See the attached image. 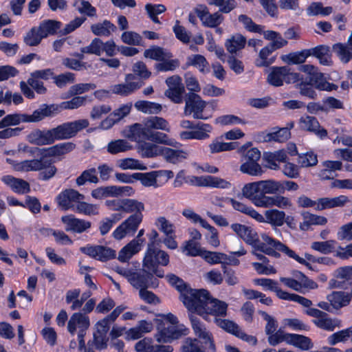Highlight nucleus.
Returning <instances> with one entry per match:
<instances>
[{
  "label": "nucleus",
  "instance_id": "nucleus-20",
  "mask_svg": "<svg viewBox=\"0 0 352 352\" xmlns=\"http://www.w3.org/2000/svg\"><path fill=\"white\" fill-rule=\"evenodd\" d=\"M231 228L246 243L257 250L262 242L260 241L256 232L253 228L241 223H233L231 225Z\"/></svg>",
  "mask_w": 352,
  "mask_h": 352
},
{
  "label": "nucleus",
  "instance_id": "nucleus-21",
  "mask_svg": "<svg viewBox=\"0 0 352 352\" xmlns=\"http://www.w3.org/2000/svg\"><path fill=\"white\" fill-rule=\"evenodd\" d=\"M131 138L133 140L144 138L153 143L165 144L175 148H178L181 146V144L177 142L175 139L170 138L167 134L160 131H151L148 133L143 131L142 134L132 135H131Z\"/></svg>",
  "mask_w": 352,
  "mask_h": 352
},
{
  "label": "nucleus",
  "instance_id": "nucleus-49",
  "mask_svg": "<svg viewBox=\"0 0 352 352\" xmlns=\"http://www.w3.org/2000/svg\"><path fill=\"white\" fill-rule=\"evenodd\" d=\"M61 26V22L56 20L48 19L42 21L38 28L44 38H46L49 35L55 34Z\"/></svg>",
  "mask_w": 352,
  "mask_h": 352
},
{
  "label": "nucleus",
  "instance_id": "nucleus-14",
  "mask_svg": "<svg viewBox=\"0 0 352 352\" xmlns=\"http://www.w3.org/2000/svg\"><path fill=\"white\" fill-rule=\"evenodd\" d=\"M169 263L168 254L161 250L148 244L147 250L143 259V267L153 269L159 265L166 266Z\"/></svg>",
  "mask_w": 352,
  "mask_h": 352
},
{
  "label": "nucleus",
  "instance_id": "nucleus-55",
  "mask_svg": "<svg viewBox=\"0 0 352 352\" xmlns=\"http://www.w3.org/2000/svg\"><path fill=\"white\" fill-rule=\"evenodd\" d=\"M333 51L343 63H347L352 59V49L349 48L341 43L333 45Z\"/></svg>",
  "mask_w": 352,
  "mask_h": 352
},
{
  "label": "nucleus",
  "instance_id": "nucleus-53",
  "mask_svg": "<svg viewBox=\"0 0 352 352\" xmlns=\"http://www.w3.org/2000/svg\"><path fill=\"white\" fill-rule=\"evenodd\" d=\"M78 186H82L86 182L98 184L99 179L97 176V170L95 168L85 170L76 179Z\"/></svg>",
  "mask_w": 352,
  "mask_h": 352
},
{
  "label": "nucleus",
  "instance_id": "nucleus-29",
  "mask_svg": "<svg viewBox=\"0 0 352 352\" xmlns=\"http://www.w3.org/2000/svg\"><path fill=\"white\" fill-rule=\"evenodd\" d=\"M134 140L137 142L136 149L142 157L153 158L160 155L162 146L146 142L144 138Z\"/></svg>",
  "mask_w": 352,
  "mask_h": 352
},
{
  "label": "nucleus",
  "instance_id": "nucleus-13",
  "mask_svg": "<svg viewBox=\"0 0 352 352\" xmlns=\"http://www.w3.org/2000/svg\"><path fill=\"white\" fill-rule=\"evenodd\" d=\"M45 118L43 104L36 110H34L32 115L26 113H11L8 114L3 118L5 122L6 126L19 125L22 122H38L41 121Z\"/></svg>",
  "mask_w": 352,
  "mask_h": 352
},
{
  "label": "nucleus",
  "instance_id": "nucleus-60",
  "mask_svg": "<svg viewBox=\"0 0 352 352\" xmlns=\"http://www.w3.org/2000/svg\"><path fill=\"white\" fill-rule=\"evenodd\" d=\"M214 322L219 327L234 336H236L241 329L236 323L230 320L215 318Z\"/></svg>",
  "mask_w": 352,
  "mask_h": 352
},
{
  "label": "nucleus",
  "instance_id": "nucleus-22",
  "mask_svg": "<svg viewBox=\"0 0 352 352\" xmlns=\"http://www.w3.org/2000/svg\"><path fill=\"white\" fill-rule=\"evenodd\" d=\"M52 131V129H34L27 135L26 140L30 144L39 146L52 144L55 142Z\"/></svg>",
  "mask_w": 352,
  "mask_h": 352
},
{
  "label": "nucleus",
  "instance_id": "nucleus-59",
  "mask_svg": "<svg viewBox=\"0 0 352 352\" xmlns=\"http://www.w3.org/2000/svg\"><path fill=\"white\" fill-rule=\"evenodd\" d=\"M145 10L148 17L153 23L160 24L161 23L157 15L164 13L166 10V8L162 4L147 3L145 6Z\"/></svg>",
  "mask_w": 352,
  "mask_h": 352
},
{
  "label": "nucleus",
  "instance_id": "nucleus-19",
  "mask_svg": "<svg viewBox=\"0 0 352 352\" xmlns=\"http://www.w3.org/2000/svg\"><path fill=\"white\" fill-rule=\"evenodd\" d=\"M80 250L82 253L100 261H107L116 256L115 250L103 245H87L81 247Z\"/></svg>",
  "mask_w": 352,
  "mask_h": 352
},
{
  "label": "nucleus",
  "instance_id": "nucleus-31",
  "mask_svg": "<svg viewBox=\"0 0 352 352\" xmlns=\"http://www.w3.org/2000/svg\"><path fill=\"white\" fill-rule=\"evenodd\" d=\"M300 127L302 129L314 132L320 138L327 136V131L323 128H320V124L316 118L313 116L301 117L299 121Z\"/></svg>",
  "mask_w": 352,
  "mask_h": 352
},
{
  "label": "nucleus",
  "instance_id": "nucleus-23",
  "mask_svg": "<svg viewBox=\"0 0 352 352\" xmlns=\"http://www.w3.org/2000/svg\"><path fill=\"white\" fill-rule=\"evenodd\" d=\"M290 131L288 126L278 129L273 128L272 131H261L256 135V140L259 142H283L290 137Z\"/></svg>",
  "mask_w": 352,
  "mask_h": 352
},
{
  "label": "nucleus",
  "instance_id": "nucleus-40",
  "mask_svg": "<svg viewBox=\"0 0 352 352\" xmlns=\"http://www.w3.org/2000/svg\"><path fill=\"white\" fill-rule=\"evenodd\" d=\"M246 38L241 34L232 35L225 42V47L227 51L232 55H236L238 52L245 47Z\"/></svg>",
  "mask_w": 352,
  "mask_h": 352
},
{
  "label": "nucleus",
  "instance_id": "nucleus-33",
  "mask_svg": "<svg viewBox=\"0 0 352 352\" xmlns=\"http://www.w3.org/2000/svg\"><path fill=\"white\" fill-rule=\"evenodd\" d=\"M306 78L309 82V84H311L318 90L330 91L336 90L338 88L336 85L327 81L324 74L318 72V70L313 74L312 76H307Z\"/></svg>",
  "mask_w": 352,
  "mask_h": 352
},
{
  "label": "nucleus",
  "instance_id": "nucleus-10",
  "mask_svg": "<svg viewBox=\"0 0 352 352\" xmlns=\"http://www.w3.org/2000/svg\"><path fill=\"white\" fill-rule=\"evenodd\" d=\"M89 124L87 119H81L73 122H65L52 128L54 140H68L74 138L81 130Z\"/></svg>",
  "mask_w": 352,
  "mask_h": 352
},
{
  "label": "nucleus",
  "instance_id": "nucleus-18",
  "mask_svg": "<svg viewBox=\"0 0 352 352\" xmlns=\"http://www.w3.org/2000/svg\"><path fill=\"white\" fill-rule=\"evenodd\" d=\"M143 85L142 80L138 79L133 74H128L125 76V83L115 85L112 91L113 94L126 96L139 89Z\"/></svg>",
  "mask_w": 352,
  "mask_h": 352
},
{
  "label": "nucleus",
  "instance_id": "nucleus-32",
  "mask_svg": "<svg viewBox=\"0 0 352 352\" xmlns=\"http://www.w3.org/2000/svg\"><path fill=\"white\" fill-rule=\"evenodd\" d=\"M1 181L15 193L23 195L30 192V184L23 179L16 178L12 175H4L1 177Z\"/></svg>",
  "mask_w": 352,
  "mask_h": 352
},
{
  "label": "nucleus",
  "instance_id": "nucleus-16",
  "mask_svg": "<svg viewBox=\"0 0 352 352\" xmlns=\"http://www.w3.org/2000/svg\"><path fill=\"white\" fill-rule=\"evenodd\" d=\"M305 313L311 317L316 318L313 320L314 324L320 329L332 331L336 327H339L340 322L336 319H331L328 314L316 308L306 309Z\"/></svg>",
  "mask_w": 352,
  "mask_h": 352
},
{
  "label": "nucleus",
  "instance_id": "nucleus-3",
  "mask_svg": "<svg viewBox=\"0 0 352 352\" xmlns=\"http://www.w3.org/2000/svg\"><path fill=\"white\" fill-rule=\"evenodd\" d=\"M84 199V195L72 188L62 191L56 197L58 206L64 210L73 209L85 215H98L100 210L99 205L83 201Z\"/></svg>",
  "mask_w": 352,
  "mask_h": 352
},
{
  "label": "nucleus",
  "instance_id": "nucleus-58",
  "mask_svg": "<svg viewBox=\"0 0 352 352\" xmlns=\"http://www.w3.org/2000/svg\"><path fill=\"white\" fill-rule=\"evenodd\" d=\"M180 65L178 59L165 58L155 65V69L157 72H173Z\"/></svg>",
  "mask_w": 352,
  "mask_h": 352
},
{
  "label": "nucleus",
  "instance_id": "nucleus-5",
  "mask_svg": "<svg viewBox=\"0 0 352 352\" xmlns=\"http://www.w3.org/2000/svg\"><path fill=\"white\" fill-rule=\"evenodd\" d=\"M252 145L251 142H248L238 148L237 152L241 155L242 162L239 170L250 176H260L263 173L258 164L261 157V151L257 148H252Z\"/></svg>",
  "mask_w": 352,
  "mask_h": 352
},
{
  "label": "nucleus",
  "instance_id": "nucleus-41",
  "mask_svg": "<svg viewBox=\"0 0 352 352\" xmlns=\"http://www.w3.org/2000/svg\"><path fill=\"white\" fill-rule=\"evenodd\" d=\"M264 221L274 227H281L285 222V212L278 209H269L265 212Z\"/></svg>",
  "mask_w": 352,
  "mask_h": 352
},
{
  "label": "nucleus",
  "instance_id": "nucleus-45",
  "mask_svg": "<svg viewBox=\"0 0 352 352\" xmlns=\"http://www.w3.org/2000/svg\"><path fill=\"white\" fill-rule=\"evenodd\" d=\"M276 50L272 45L270 43L265 46L261 50L258 54V58H257L255 61V64L257 67H268L272 65L274 60L275 58H268Z\"/></svg>",
  "mask_w": 352,
  "mask_h": 352
},
{
  "label": "nucleus",
  "instance_id": "nucleus-35",
  "mask_svg": "<svg viewBox=\"0 0 352 352\" xmlns=\"http://www.w3.org/2000/svg\"><path fill=\"white\" fill-rule=\"evenodd\" d=\"M348 201V197L344 195H340L338 197L333 198H320L316 201V210H322L327 208L341 207L343 206Z\"/></svg>",
  "mask_w": 352,
  "mask_h": 352
},
{
  "label": "nucleus",
  "instance_id": "nucleus-44",
  "mask_svg": "<svg viewBox=\"0 0 352 352\" xmlns=\"http://www.w3.org/2000/svg\"><path fill=\"white\" fill-rule=\"evenodd\" d=\"M327 299L333 309H340L349 303L351 297L344 292H333L327 296Z\"/></svg>",
  "mask_w": 352,
  "mask_h": 352
},
{
  "label": "nucleus",
  "instance_id": "nucleus-50",
  "mask_svg": "<svg viewBox=\"0 0 352 352\" xmlns=\"http://www.w3.org/2000/svg\"><path fill=\"white\" fill-rule=\"evenodd\" d=\"M166 278L167 279L169 284L172 286L175 287V289L180 293V300L188 292L189 289L192 288L185 283L182 278L179 276L173 274H169L166 276Z\"/></svg>",
  "mask_w": 352,
  "mask_h": 352
},
{
  "label": "nucleus",
  "instance_id": "nucleus-12",
  "mask_svg": "<svg viewBox=\"0 0 352 352\" xmlns=\"http://www.w3.org/2000/svg\"><path fill=\"white\" fill-rule=\"evenodd\" d=\"M88 96H74V97L67 101H64L60 104H43L45 118L52 117L60 113L65 109H76L86 104Z\"/></svg>",
  "mask_w": 352,
  "mask_h": 352
},
{
  "label": "nucleus",
  "instance_id": "nucleus-62",
  "mask_svg": "<svg viewBox=\"0 0 352 352\" xmlns=\"http://www.w3.org/2000/svg\"><path fill=\"white\" fill-rule=\"evenodd\" d=\"M336 241L328 240L325 241H315L311 243V248L322 254H327L333 252Z\"/></svg>",
  "mask_w": 352,
  "mask_h": 352
},
{
  "label": "nucleus",
  "instance_id": "nucleus-17",
  "mask_svg": "<svg viewBox=\"0 0 352 352\" xmlns=\"http://www.w3.org/2000/svg\"><path fill=\"white\" fill-rule=\"evenodd\" d=\"M190 320L195 336L202 340L203 343L206 346L208 345V349L212 352H215L216 347L213 340L212 334L207 329L205 324L201 322L199 318L193 315L190 316Z\"/></svg>",
  "mask_w": 352,
  "mask_h": 352
},
{
  "label": "nucleus",
  "instance_id": "nucleus-54",
  "mask_svg": "<svg viewBox=\"0 0 352 352\" xmlns=\"http://www.w3.org/2000/svg\"><path fill=\"white\" fill-rule=\"evenodd\" d=\"M44 36L41 33L38 27H33L24 36V43L30 47L37 46L40 44Z\"/></svg>",
  "mask_w": 352,
  "mask_h": 352
},
{
  "label": "nucleus",
  "instance_id": "nucleus-2",
  "mask_svg": "<svg viewBox=\"0 0 352 352\" xmlns=\"http://www.w3.org/2000/svg\"><path fill=\"white\" fill-rule=\"evenodd\" d=\"M123 212L133 213L120 224L112 232V236L116 240H122L126 236H133L137 232L142 221V212L144 204L135 199H124Z\"/></svg>",
  "mask_w": 352,
  "mask_h": 352
},
{
  "label": "nucleus",
  "instance_id": "nucleus-43",
  "mask_svg": "<svg viewBox=\"0 0 352 352\" xmlns=\"http://www.w3.org/2000/svg\"><path fill=\"white\" fill-rule=\"evenodd\" d=\"M76 147L75 144L72 142L58 143L52 146L45 148L47 157H58L65 155L72 151Z\"/></svg>",
  "mask_w": 352,
  "mask_h": 352
},
{
  "label": "nucleus",
  "instance_id": "nucleus-26",
  "mask_svg": "<svg viewBox=\"0 0 352 352\" xmlns=\"http://www.w3.org/2000/svg\"><path fill=\"white\" fill-rule=\"evenodd\" d=\"M62 222L66 226V231L74 233H82L89 230L91 223L82 219H78L73 214L63 216Z\"/></svg>",
  "mask_w": 352,
  "mask_h": 352
},
{
  "label": "nucleus",
  "instance_id": "nucleus-47",
  "mask_svg": "<svg viewBox=\"0 0 352 352\" xmlns=\"http://www.w3.org/2000/svg\"><path fill=\"white\" fill-rule=\"evenodd\" d=\"M208 345L206 346L197 338H187L184 341L182 352H207Z\"/></svg>",
  "mask_w": 352,
  "mask_h": 352
},
{
  "label": "nucleus",
  "instance_id": "nucleus-7",
  "mask_svg": "<svg viewBox=\"0 0 352 352\" xmlns=\"http://www.w3.org/2000/svg\"><path fill=\"white\" fill-rule=\"evenodd\" d=\"M210 296V294L206 289H191L181 300L189 311L204 316L205 305H207Z\"/></svg>",
  "mask_w": 352,
  "mask_h": 352
},
{
  "label": "nucleus",
  "instance_id": "nucleus-4",
  "mask_svg": "<svg viewBox=\"0 0 352 352\" xmlns=\"http://www.w3.org/2000/svg\"><path fill=\"white\" fill-rule=\"evenodd\" d=\"M281 182L274 179L261 180L246 184L242 188L243 195L250 200L256 206H258L263 197H269L267 194L283 193Z\"/></svg>",
  "mask_w": 352,
  "mask_h": 352
},
{
  "label": "nucleus",
  "instance_id": "nucleus-8",
  "mask_svg": "<svg viewBox=\"0 0 352 352\" xmlns=\"http://www.w3.org/2000/svg\"><path fill=\"white\" fill-rule=\"evenodd\" d=\"M301 75L294 72L288 66L272 67L267 75V82L274 87H280L284 82L294 83L301 80Z\"/></svg>",
  "mask_w": 352,
  "mask_h": 352
},
{
  "label": "nucleus",
  "instance_id": "nucleus-57",
  "mask_svg": "<svg viewBox=\"0 0 352 352\" xmlns=\"http://www.w3.org/2000/svg\"><path fill=\"white\" fill-rule=\"evenodd\" d=\"M309 56L307 50L300 52H292L282 56V60L287 64H300L305 61L306 58Z\"/></svg>",
  "mask_w": 352,
  "mask_h": 352
},
{
  "label": "nucleus",
  "instance_id": "nucleus-38",
  "mask_svg": "<svg viewBox=\"0 0 352 352\" xmlns=\"http://www.w3.org/2000/svg\"><path fill=\"white\" fill-rule=\"evenodd\" d=\"M226 199L231 204L234 210L251 217L258 222L264 221L263 216L255 210L252 207L247 206L233 198L228 197Z\"/></svg>",
  "mask_w": 352,
  "mask_h": 352
},
{
  "label": "nucleus",
  "instance_id": "nucleus-25",
  "mask_svg": "<svg viewBox=\"0 0 352 352\" xmlns=\"http://www.w3.org/2000/svg\"><path fill=\"white\" fill-rule=\"evenodd\" d=\"M212 126L206 123L199 122L197 123V129H192L190 131H182L179 133V138L182 140H206L210 137L209 133L212 131Z\"/></svg>",
  "mask_w": 352,
  "mask_h": 352
},
{
  "label": "nucleus",
  "instance_id": "nucleus-9",
  "mask_svg": "<svg viewBox=\"0 0 352 352\" xmlns=\"http://www.w3.org/2000/svg\"><path fill=\"white\" fill-rule=\"evenodd\" d=\"M120 274H124L128 279L131 285L136 288L157 287L159 285L158 280L153 276V274L148 272L146 268L137 272L131 271H118Z\"/></svg>",
  "mask_w": 352,
  "mask_h": 352
},
{
  "label": "nucleus",
  "instance_id": "nucleus-39",
  "mask_svg": "<svg viewBox=\"0 0 352 352\" xmlns=\"http://www.w3.org/2000/svg\"><path fill=\"white\" fill-rule=\"evenodd\" d=\"M226 199L231 204L234 210L251 217L258 222L264 221L263 216L255 210L252 207L247 206L233 198L228 197Z\"/></svg>",
  "mask_w": 352,
  "mask_h": 352
},
{
  "label": "nucleus",
  "instance_id": "nucleus-37",
  "mask_svg": "<svg viewBox=\"0 0 352 352\" xmlns=\"http://www.w3.org/2000/svg\"><path fill=\"white\" fill-rule=\"evenodd\" d=\"M143 241L144 239H133L119 252L118 260L121 262L128 261L140 250V245Z\"/></svg>",
  "mask_w": 352,
  "mask_h": 352
},
{
  "label": "nucleus",
  "instance_id": "nucleus-42",
  "mask_svg": "<svg viewBox=\"0 0 352 352\" xmlns=\"http://www.w3.org/2000/svg\"><path fill=\"white\" fill-rule=\"evenodd\" d=\"M117 30L116 26L109 20H104L101 23H97L91 25L92 33L98 36L108 37Z\"/></svg>",
  "mask_w": 352,
  "mask_h": 352
},
{
  "label": "nucleus",
  "instance_id": "nucleus-27",
  "mask_svg": "<svg viewBox=\"0 0 352 352\" xmlns=\"http://www.w3.org/2000/svg\"><path fill=\"white\" fill-rule=\"evenodd\" d=\"M258 207L272 208L276 206L282 210L292 209L293 204L290 198L281 195H274L269 197H263Z\"/></svg>",
  "mask_w": 352,
  "mask_h": 352
},
{
  "label": "nucleus",
  "instance_id": "nucleus-15",
  "mask_svg": "<svg viewBox=\"0 0 352 352\" xmlns=\"http://www.w3.org/2000/svg\"><path fill=\"white\" fill-rule=\"evenodd\" d=\"M185 102L184 113L186 116L192 114L193 118L199 120H207L209 118L203 115L206 102L198 94L188 93Z\"/></svg>",
  "mask_w": 352,
  "mask_h": 352
},
{
  "label": "nucleus",
  "instance_id": "nucleus-11",
  "mask_svg": "<svg viewBox=\"0 0 352 352\" xmlns=\"http://www.w3.org/2000/svg\"><path fill=\"white\" fill-rule=\"evenodd\" d=\"M154 130H162L169 133L170 126L168 122L162 117L151 116L146 118L143 124L135 123L130 127L131 135L136 134H142L145 133L155 131Z\"/></svg>",
  "mask_w": 352,
  "mask_h": 352
},
{
  "label": "nucleus",
  "instance_id": "nucleus-64",
  "mask_svg": "<svg viewBox=\"0 0 352 352\" xmlns=\"http://www.w3.org/2000/svg\"><path fill=\"white\" fill-rule=\"evenodd\" d=\"M352 336V326L331 335L328 338L329 344L335 345L338 342L346 341Z\"/></svg>",
  "mask_w": 352,
  "mask_h": 352
},
{
  "label": "nucleus",
  "instance_id": "nucleus-56",
  "mask_svg": "<svg viewBox=\"0 0 352 352\" xmlns=\"http://www.w3.org/2000/svg\"><path fill=\"white\" fill-rule=\"evenodd\" d=\"M333 12L331 6L323 7L320 2H314L311 3L307 9V14L308 16H328Z\"/></svg>",
  "mask_w": 352,
  "mask_h": 352
},
{
  "label": "nucleus",
  "instance_id": "nucleus-6",
  "mask_svg": "<svg viewBox=\"0 0 352 352\" xmlns=\"http://www.w3.org/2000/svg\"><path fill=\"white\" fill-rule=\"evenodd\" d=\"M164 321L157 320V333L155 335L158 342L168 343L179 339L184 333L177 327L178 319L173 314L164 316Z\"/></svg>",
  "mask_w": 352,
  "mask_h": 352
},
{
  "label": "nucleus",
  "instance_id": "nucleus-36",
  "mask_svg": "<svg viewBox=\"0 0 352 352\" xmlns=\"http://www.w3.org/2000/svg\"><path fill=\"white\" fill-rule=\"evenodd\" d=\"M160 155L162 156L167 162L176 164L186 159L188 153L184 150L162 146Z\"/></svg>",
  "mask_w": 352,
  "mask_h": 352
},
{
  "label": "nucleus",
  "instance_id": "nucleus-30",
  "mask_svg": "<svg viewBox=\"0 0 352 352\" xmlns=\"http://www.w3.org/2000/svg\"><path fill=\"white\" fill-rule=\"evenodd\" d=\"M90 326L89 316L82 314L81 312L74 313L70 317L67 323L68 331L74 336L76 329H88Z\"/></svg>",
  "mask_w": 352,
  "mask_h": 352
},
{
  "label": "nucleus",
  "instance_id": "nucleus-48",
  "mask_svg": "<svg viewBox=\"0 0 352 352\" xmlns=\"http://www.w3.org/2000/svg\"><path fill=\"white\" fill-rule=\"evenodd\" d=\"M134 107L138 111L147 114H157L162 110L160 104L146 100H138Z\"/></svg>",
  "mask_w": 352,
  "mask_h": 352
},
{
  "label": "nucleus",
  "instance_id": "nucleus-24",
  "mask_svg": "<svg viewBox=\"0 0 352 352\" xmlns=\"http://www.w3.org/2000/svg\"><path fill=\"white\" fill-rule=\"evenodd\" d=\"M205 306L204 315L201 316L206 320L208 315L214 316V318H223L227 315L228 304L224 301L212 298L211 296Z\"/></svg>",
  "mask_w": 352,
  "mask_h": 352
},
{
  "label": "nucleus",
  "instance_id": "nucleus-46",
  "mask_svg": "<svg viewBox=\"0 0 352 352\" xmlns=\"http://www.w3.org/2000/svg\"><path fill=\"white\" fill-rule=\"evenodd\" d=\"M288 344L302 351H308L314 346V344L309 337L296 333H290Z\"/></svg>",
  "mask_w": 352,
  "mask_h": 352
},
{
  "label": "nucleus",
  "instance_id": "nucleus-63",
  "mask_svg": "<svg viewBox=\"0 0 352 352\" xmlns=\"http://www.w3.org/2000/svg\"><path fill=\"white\" fill-rule=\"evenodd\" d=\"M289 336L290 333H285L280 329L274 333L268 335L267 342L272 346H275L283 342L289 344Z\"/></svg>",
  "mask_w": 352,
  "mask_h": 352
},
{
  "label": "nucleus",
  "instance_id": "nucleus-52",
  "mask_svg": "<svg viewBox=\"0 0 352 352\" xmlns=\"http://www.w3.org/2000/svg\"><path fill=\"white\" fill-rule=\"evenodd\" d=\"M206 187L217 188L221 189H229L232 187V184L220 177L212 175L204 176V183Z\"/></svg>",
  "mask_w": 352,
  "mask_h": 352
},
{
  "label": "nucleus",
  "instance_id": "nucleus-51",
  "mask_svg": "<svg viewBox=\"0 0 352 352\" xmlns=\"http://www.w3.org/2000/svg\"><path fill=\"white\" fill-rule=\"evenodd\" d=\"M144 56L157 61L163 60L165 58H170L173 54L170 52H165L164 50L159 46H153L147 49L144 52Z\"/></svg>",
  "mask_w": 352,
  "mask_h": 352
},
{
  "label": "nucleus",
  "instance_id": "nucleus-28",
  "mask_svg": "<svg viewBox=\"0 0 352 352\" xmlns=\"http://www.w3.org/2000/svg\"><path fill=\"white\" fill-rule=\"evenodd\" d=\"M261 239L263 242L258 245L257 250L275 258H279L280 256L277 251L282 252L286 254L287 251L278 249L279 246L278 245V243L282 245H285V244L273 239L266 234H261Z\"/></svg>",
  "mask_w": 352,
  "mask_h": 352
},
{
  "label": "nucleus",
  "instance_id": "nucleus-1",
  "mask_svg": "<svg viewBox=\"0 0 352 352\" xmlns=\"http://www.w3.org/2000/svg\"><path fill=\"white\" fill-rule=\"evenodd\" d=\"M22 151L27 153L29 156L37 157L38 158L25 160L16 163L14 165L16 170L21 172L38 171V178L41 181H48L55 176L57 168L53 164L52 160L46 158L45 148L25 146Z\"/></svg>",
  "mask_w": 352,
  "mask_h": 352
},
{
  "label": "nucleus",
  "instance_id": "nucleus-34",
  "mask_svg": "<svg viewBox=\"0 0 352 352\" xmlns=\"http://www.w3.org/2000/svg\"><path fill=\"white\" fill-rule=\"evenodd\" d=\"M307 53L309 54V56H313L317 58L321 65L329 66L332 63L330 47L327 45H317L308 49Z\"/></svg>",
  "mask_w": 352,
  "mask_h": 352
},
{
  "label": "nucleus",
  "instance_id": "nucleus-61",
  "mask_svg": "<svg viewBox=\"0 0 352 352\" xmlns=\"http://www.w3.org/2000/svg\"><path fill=\"white\" fill-rule=\"evenodd\" d=\"M131 146L125 140H117L111 141L107 145V151L113 155L121 152H125L131 149Z\"/></svg>",
  "mask_w": 352,
  "mask_h": 352
}]
</instances>
